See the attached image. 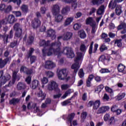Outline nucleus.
I'll return each instance as SVG.
<instances>
[{"instance_id":"nucleus-44","label":"nucleus","mask_w":126,"mask_h":126,"mask_svg":"<svg viewBox=\"0 0 126 126\" xmlns=\"http://www.w3.org/2000/svg\"><path fill=\"white\" fill-rule=\"evenodd\" d=\"M9 2H13V3H17L18 6H20L21 4V0H9Z\"/></svg>"},{"instance_id":"nucleus-52","label":"nucleus","mask_w":126,"mask_h":126,"mask_svg":"<svg viewBox=\"0 0 126 126\" xmlns=\"http://www.w3.org/2000/svg\"><path fill=\"white\" fill-rule=\"evenodd\" d=\"M70 93H71L70 90H68V91H66L65 94L62 96V98L65 99V98H66V97H67V96H68V95H69Z\"/></svg>"},{"instance_id":"nucleus-33","label":"nucleus","mask_w":126,"mask_h":126,"mask_svg":"<svg viewBox=\"0 0 126 126\" xmlns=\"http://www.w3.org/2000/svg\"><path fill=\"white\" fill-rule=\"evenodd\" d=\"M21 9L23 13H24L25 14H26V13H28V6L27 5L23 4L21 6Z\"/></svg>"},{"instance_id":"nucleus-18","label":"nucleus","mask_w":126,"mask_h":126,"mask_svg":"<svg viewBox=\"0 0 126 126\" xmlns=\"http://www.w3.org/2000/svg\"><path fill=\"white\" fill-rule=\"evenodd\" d=\"M47 37H50L52 40L56 39V31L53 29L48 30L47 32Z\"/></svg>"},{"instance_id":"nucleus-24","label":"nucleus","mask_w":126,"mask_h":126,"mask_svg":"<svg viewBox=\"0 0 126 126\" xmlns=\"http://www.w3.org/2000/svg\"><path fill=\"white\" fill-rule=\"evenodd\" d=\"M17 88L19 91L24 90V89H26V84L20 82L17 85Z\"/></svg>"},{"instance_id":"nucleus-8","label":"nucleus","mask_w":126,"mask_h":126,"mask_svg":"<svg viewBox=\"0 0 126 126\" xmlns=\"http://www.w3.org/2000/svg\"><path fill=\"white\" fill-rule=\"evenodd\" d=\"M93 45H94V49H93ZM99 47V45L97 43H95L94 44V41H92L91 42L90 47L89 49V55H92V53L96 54L97 53V51L98 50V47Z\"/></svg>"},{"instance_id":"nucleus-21","label":"nucleus","mask_w":126,"mask_h":126,"mask_svg":"<svg viewBox=\"0 0 126 126\" xmlns=\"http://www.w3.org/2000/svg\"><path fill=\"white\" fill-rule=\"evenodd\" d=\"M110 108L109 106H102L100 107L97 110V114L99 115L100 114H104V113H106L107 111H108Z\"/></svg>"},{"instance_id":"nucleus-27","label":"nucleus","mask_w":126,"mask_h":126,"mask_svg":"<svg viewBox=\"0 0 126 126\" xmlns=\"http://www.w3.org/2000/svg\"><path fill=\"white\" fill-rule=\"evenodd\" d=\"M63 37V39L65 41L70 40V39H71V37H72V33L70 32H67L64 33Z\"/></svg>"},{"instance_id":"nucleus-43","label":"nucleus","mask_w":126,"mask_h":126,"mask_svg":"<svg viewBox=\"0 0 126 126\" xmlns=\"http://www.w3.org/2000/svg\"><path fill=\"white\" fill-rule=\"evenodd\" d=\"M86 50H87V47H86L85 44H81L80 47V51H81V52H82L83 53H85V52H86Z\"/></svg>"},{"instance_id":"nucleus-13","label":"nucleus","mask_w":126,"mask_h":126,"mask_svg":"<svg viewBox=\"0 0 126 126\" xmlns=\"http://www.w3.org/2000/svg\"><path fill=\"white\" fill-rule=\"evenodd\" d=\"M10 78H11V76L9 74H5L0 80V87H1L2 85L5 84L7 81L10 80Z\"/></svg>"},{"instance_id":"nucleus-63","label":"nucleus","mask_w":126,"mask_h":126,"mask_svg":"<svg viewBox=\"0 0 126 126\" xmlns=\"http://www.w3.org/2000/svg\"><path fill=\"white\" fill-rule=\"evenodd\" d=\"M94 76L93 74L89 75V77H88V79L87 80H89L90 81H92L93 80V79L94 78Z\"/></svg>"},{"instance_id":"nucleus-9","label":"nucleus","mask_w":126,"mask_h":126,"mask_svg":"<svg viewBox=\"0 0 126 126\" xmlns=\"http://www.w3.org/2000/svg\"><path fill=\"white\" fill-rule=\"evenodd\" d=\"M17 73H18V72L16 71H14L13 72L12 81H10L8 83V85H6L5 86V87L6 88V87H11V86H12V85H13L14 83H15V81H16V79H18V80H19L20 78H18V76H17Z\"/></svg>"},{"instance_id":"nucleus-50","label":"nucleus","mask_w":126,"mask_h":126,"mask_svg":"<svg viewBox=\"0 0 126 126\" xmlns=\"http://www.w3.org/2000/svg\"><path fill=\"white\" fill-rule=\"evenodd\" d=\"M70 106V105H72L71 101H69L68 100H64L62 102V106H67V105Z\"/></svg>"},{"instance_id":"nucleus-48","label":"nucleus","mask_w":126,"mask_h":126,"mask_svg":"<svg viewBox=\"0 0 126 126\" xmlns=\"http://www.w3.org/2000/svg\"><path fill=\"white\" fill-rule=\"evenodd\" d=\"M32 81V77H31V76H28L25 79L26 82L29 85H30V84H31Z\"/></svg>"},{"instance_id":"nucleus-40","label":"nucleus","mask_w":126,"mask_h":126,"mask_svg":"<svg viewBox=\"0 0 126 126\" xmlns=\"http://www.w3.org/2000/svg\"><path fill=\"white\" fill-rule=\"evenodd\" d=\"M122 29H126V24L125 23H122L118 26L117 30L120 31Z\"/></svg>"},{"instance_id":"nucleus-59","label":"nucleus","mask_w":126,"mask_h":126,"mask_svg":"<svg viewBox=\"0 0 126 126\" xmlns=\"http://www.w3.org/2000/svg\"><path fill=\"white\" fill-rule=\"evenodd\" d=\"M11 10H12V7L11 6V5H9L5 9V13H8L9 12H10Z\"/></svg>"},{"instance_id":"nucleus-25","label":"nucleus","mask_w":126,"mask_h":126,"mask_svg":"<svg viewBox=\"0 0 126 126\" xmlns=\"http://www.w3.org/2000/svg\"><path fill=\"white\" fill-rule=\"evenodd\" d=\"M118 2L116 0H111L108 5V8H111L112 10L115 9L117 7V4Z\"/></svg>"},{"instance_id":"nucleus-23","label":"nucleus","mask_w":126,"mask_h":126,"mask_svg":"<svg viewBox=\"0 0 126 126\" xmlns=\"http://www.w3.org/2000/svg\"><path fill=\"white\" fill-rule=\"evenodd\" d=\"M61 46H62V43L60 41L52 42L49 45V47L50 48H53V47H56V49H59V52H61Z\"/></svg>"},{"instance_id":"nucleus-53","label":"nucleus","mask_w":126,"mask_h":126,"mask_svg":"<svg viewBox=\"0 0 126 126\" xmlns=\"http://www.w3.org/2000/svg\"><path fill=\"white\" fill-rule=\"evenodd\" d=\"M126 97V93H123L122 94H118L117 96V100L118 101H120V100H122L123 98Z\"/></svg>"},{"instance_id":"nucleus-60","label":"nucleus","mask_w":126,"mask_h":126,"mask_svg":"<svg viewBox=\"0 0 126 126\" xmlns=\"http://www.w3.org/2000/svg\"><path fill=\"white\" fill-rule=\"evenodd\" d=\"M80 27H81V25H80V24H75L74 25V26H73V29H74V30H78Z\"/></svg>"},{"instance_id":"nucleus-38","label":"nucleus","mask_w":126,"mask_h":126,"mask_svg":"<svg viewBox=\"0 0 126 126\" xmlns=\"http://www.w3.org/2000/svg\"><path fill=\"white\" fill-rule=\"evenodd\" d=\"M34 37L33 36V35H30L27 40V44L28 45H32V43L34 42Z\"/></svg>"},{"instance_id":"nucleus-29","label":"nucleus","mask_w":126,"mask_h":126,"mask_svg":"<svg viewBox=\"0 0 126 126\" xmlns=\"http://www.w3.org/2000/svg\"><path fill=\"white\" fill-rule=\"evenodd\" d=\"M18 39L19 40V38H15L14 36V40L10 43L9 45L10 48L13 49L16 46H18Z\"/></svg>"},{"instance_id":"nucleus-2","label":"nucleus","mask_w":126,"mask_h":126,"mask_svg":"<svg viewBox=\"0 0 126 126\" xmlns=\"http://www.w3.org/2000/svg\"><path fill=\"white\" fill-rule=\"evenodd\" d=\"M52 12L53 15L56 16L55 17V20L56 22H61V21L63 19V17L62 15H58L60 13V6L57 4L53 5L52 8Z\"/></svg>"},{"instance_id":"nucleus-56","label":"nucleus","mask_w":126,"mask_h":126,"mask_svg":"<svg viewBox=\"0 0 126 126\" xmlns=\"http://www.w3.org/2000/svg\"><path fill=\"white\" fill-rule=\"evenodd\" d=\"M34 53V48H31L29 51V53H28V59H29L30 57L32 56V54Z\"/></svg>"},{"instance_id":"nucleus-64","label":"nucleus","mask_w":126,"mask_h":126,"mask_svg":"<svg viewBox=\"0 0 126 126\" xmlns=\"http://www.w3.org/2000/svg\"><path fill=\"white\" fill-rule=\"evenodd\" d=\"M82 99L83 101H86L87 100V93H85L83 94Z\"/></svg>"},{"instance_id":"nucleus-19","label":"nucleus","mask_w":126,"mask_h":126,"mask_svg":"<svg viewBox=\"0 0 126 126\" xmlns=\"http://www.w3.org/2000/svg\"><path fill=\"white\" fill-rule=\"evenodd\" d=\"M39 86H40V82L37 80H33L30 85L31 88L33 90L36 89L37 88H38V89L40 90Z\"/></svg>"},{"instance_id":"nucleus-11","label":"nucleus","mask_w":126,"mask_h":126,"mask_svg":"<svg viewBox=\"0 0 126 126\" xmlns=\"http://www.w3.org/2000/svg\"><path fill=\"white\" fill-rule=\"evenodd\" d=\"M48 90L50 91L54 90V91H56V92H59V91H60V89H59V85H58V84L54 81H51V84H49L48 86Z\"/></svg>"},{"instance_id":"nucleus-14","label":"nucleus","mask_w":126,"mask_h":126,"mask_svg":"<svg viewBox=\"0 0 126 126\" xmlns=\"http://www.w3.org/2000/svg\"><path fill=\"white\" fill-rule=\"evenodd\" d=\"M11 61V57H9L2 60L0 59V68H3L8 63H10Z\"/></svg>"},{"instance_id":"nucleus-42","label":"nucleus","mask_w":126,"mask_h":126,"mask_svg":"<svg viewBox=\"0 0 126 126\" xmlns=\"http://www.w3.org/2000/svg\"><path fill=\"white\" fill-rule=\"evenodd\" d=\"M38 97H41V100H44L45 98H46V94L43 93L42 90H40L38 93Z\"/></svg>"},{"instance_id":"nucleus-30","label":"nucleus","mask_w":126,"mask_h":126,"mask_svg":"<svg viewBox=\"0 0 126 126\" xmlns=\"http://www.w3.org/2000/svg\"><path fill=\"white\" fill-rule=\"evenodd\" d=\"M104 12H105V6L102 5L97 9L96 13L98 14V15H102Z\"/></svg>"},{"instance_id":"nucleus-28","label":"nucleus","mask_w":126,"mask_h":126,"mask_svg":"<svg viewBox=\"0 0 126 126\" xmlns=\"http://www.w3.org/2000/svg\"><path fill=\"white\" fill-rule=\"evenodd\" d=\"M75 117V113H72L71 114H69L67 116V120L68 122H70V126H73L72 124V120H73V119H74Z\"/></svg>"},{"instance_id":"nucleus-26","label":"nucleus","mask_w":126,"mask_h":126,"mask_svg":"<svg viewBox=\"0 0 126 126\" xmlns=\"http://www.w3.org/2000/svg\"><path fill=\"white\" fill-rule=\"evenodd\" d=\"M50 40L46 41V40L44 39L40 40L39 42V46L40 47H49V46H50Z\"/></svg>"},{"instance_id":"nucleus-45","label":"nucleus","mask_w":126,"mask_h":126,"mask_svg":"<svg viewBox=\"0 0 126 126\" xmlns=\"http://www.w3.org/2000/svg\"><path fill=\"white\" fill-rule=\"evenodd\" d=\"M12 13L15 15L16 17H20L22 15L20 11H13Z\"/></svg>"},{"instance_id":"nucleus-58","label":"nucleus","mask_w":126,"mask_h":126,"mask_svg":"<svg viewBox=\"0 0 126 126\" xmlns=\"http://www.w3.org/2000/svg\"><path fill=\"white\" fill-rule=\"evenodd\" d=\"M94 79L96 82L97 83L101 82L102 81V78H101V77L98 75H96L95 76H94Z\"/></svg>"},{"instance_id":"nucleus-3","label":"nucleus","mask_w":126,"mask_h":126,"mask_svg":"<svg viewBox=\"0 0 126 126\" xmlns=\"http://www.w3.org/2000/svg\"><path fill=\"white\" fill-rule=\"evenodd\" d=\"M83 55V54H82V53H78L77 56L74 60L75 63L71 66V68L72 69H74L73 73L75 74L77 73V71H78V69H79V62H78V61H80V60H81Z\"/></svg>"},{"instance_id":"nucleus-51","label":"nucleus","mask_w":126,"mask_h":126,"mask_svg":"<svg viewBox=\"0 0 126 126\" xmlns=\"http://www.w3.org/2000/svg\"><path fill=\"white\" fill-rule=\"evenodd\" d=\"M99 72L100 73H109L110 72H111V71H110L109 70V69H107V68H101L100 70H99Z\"/></svg>"},{"instance_id":"nucleus-35","label":"nucleus","mask_w":126,"mask_h":126,"mask_svg":"<svg viewBox=\"0 0 126 126\" xmlns=\"http://www.w3.org/2000/svg\"><path fill=\"white\" fill-rule=\"evenodd\" d=\"M20 101V100L18 98H12L9 101V104L10 105H16V104H18V103H19Z\"/></svg>"},{"instance_id":"nucleus-20","label":"nucleus","mask_w":126,"mask_h":126,"mask_svg":"<svg viewBox=\"0 0 126 126\" xmlns=\"http://www.w3.org/2000/svg\"><path fill=\"white\" fill-rule=\"evenodd\" d=\"M7 21L9 24H13V23L17 21V19L15 18V16L12 14L9 15L7 19Z\"/></svg>"},{"instance_id":"nucleus-5","label":"nucleus","mask_w":126,"mask_h":126,"mask_svg":"<svg viewBox=\"0 0 126 126\" xmlns=\"http://www.w3.org/2000/svg\"><path fill=\"white\" fill-rule=\"evenodd\" d=\"M86 23L87 25H90L92 27L91 33L95 34L97 31V28H96V22L94 21L93 18L89 17L87 19Z\"/></svg>"},{"instance_id":"nucleus-17","label":"nucleus","mask_w":126,"mask_h":126,"mask_svg":"<svg viewBox=\"0 0 126 126\" xmlns=\"http://www.w3.org/2000/svg\"><path fill=\"white\" fill-rule=\"evenodd\" d=\"M111 112H112V113H115V114H116L117 116L120 115L122 113V110L119 109V107H118V105L116 104L113 105L111 107Z\"/></svg>"},{"instance_id":"nucleus-10","label":"nucleus","mask_w":126,"mask_h":126,"mask_svg":"<svg viewBox=\"0 0 126 126\" xmlns=\"http://www.w3.org/2000/svg\"><path fill=\"white\" fill-rule=\"evenodd\" d=\"M101 104V101L99 100H97L95 101H93L91 100L89 102L88 104V107H93V110H98L100 105Z\"/></svg>"},{"instance_id":"nucleus-55","label":"nucleus","mask_w":126,"mask_h":126,"mask_svg":"<svg viewBox=\"0 0 126 126\" xmlns=\"http://www.w3.org/2000/svg\"><path fill=\"white\" fill-rule=\"evenodd\" d=\"M28 70V68L26 67L25 66H22L21 67L20 71V72H24V73H26V72H27Z\"/></svg>"},{"instance_id":"nucleus-16","label":"nucleus","mask_w":126,"mask_h":126,"mask_svg":"<svg viewBox=\"0 0 126 126\" xmlns=\"http://www.w3.org/2000/svg\"><path fill=\"white\" fill-rule=\"evenodd\" d=\"M44 67L46 69H53L54 67H56V64L51 61H46Z\"/></svg>"},{"instance_id":"nucleus-49","label":"nucleus","mask_w":126,"mask_h":126,"mask_svg":"<svg viewBox=\"0 0 126 126\" xmlns=\"http://www.w3.org/2000/svg\"><path fill=\"white\" fill-rule=\"evenodd\" d=\"M86 117H87V112H83L81 113V118L82 121H85L86 120Z\"/></svg>"},{"instance_id":"nucleus-7","label":"nucleus","mask_w":126,"mask_h":126,"mask_svg":"<svg viewBox=\"0 0 126 126\" xmlns=\"http://www.w3.org/2000/svg\"><path fill=\"white\" fill-rule=\"evenodd\" d=\"M53 53L56 56H58V57H60L61 55L63 54L62 51H60V49H54L52 47H50L47 50V57H50V56H52L53 55Z\"/></svg>"},{"instance_id":"nucleus-57","label":"nucleus","mask_w":126,"mask_h":126,"mask_svg":"<svg viewBox=\"0 0 126 126\" xmlns=\"http://www.w3.org/2000/svg\"><path fill=\"white\" fill-rule=\"evenodd\" d=\"M30 58L31 64L34 63H35V62L36 61V56L32 55V56H30Z\"/></svg>"},{"instance_id":"nucleus-46","label":"nucleus","mask_w":126,"mask_h":126,"mask_svg":"<svg viewBox=\"0 0 126 126\" xmlns=\"http://www.w3.org/2000/svg\"><path fill=\"white\" fill-rule=\"evenodd\" d=\"M107 50H108V47L106 46L105 44H102L99 48V51L100 52H104V51H107Z\"/></svg>"},{"instance_id":"nucleus-36","label":"nucleus","mask_w":126,"mask_h":126,"mask_svg":"<svg viewBox=\"0 0 126 126\" xmlns=\"http://www.w3.org/2000/svg\"><path fill=\"white\" fill-rule=\"evenodd\" d=\"M115 13L118 16H120L122 13H123V10H122V7L117 6L115 8Z\"/></svg>"},{"instance_id":"nucleus-62","label":"nucleus","mask_w":126,"mask_h":126,"mask_svg":"<svg viewBox=\"0 0 126 126\" xmlns=\"http://www.w3.org/2000/svg\"><path fill=\"white\" fill-rule=\"evenodd\" d=\"M108 123L110 125H114L115 123V119L114 117H112L109 120Z\"/></svg>"},{"instance_id":"nucleus-4","label":"nucleus","mask_w":126,"mask_h":126,"mask_svg":"<svg viewBox=\"0 0 126 126\" xmlns=\"http://www.w3.org/2000/svg\"><path fill=\"white\" fill-rule=\"evenodd\" d=\"M68 74V73L67 72V70L66 68L60 70L57 73L58 78L60 80H65L66 81H68V80L70 79V76L67 77Z\"/></svg>"},{"instance_id":"nucleus-39","label":"nucleus","mask_w":126,"mask_h":126,"mask_svg":"<svg viewBox=\"0 0 126 126\" xmlns=\"http://www.w3.org/2000/svg\"><path fill=\"white\" fill-rule=\"evenodd\" d=\"M70 11V7L69 6H67L65 7L64 8H63V9L62 10V14H66L68 11Z\"/></svg>"},{"instance_id":"nucleus-32","label":"nucleus","mask_w":126,"mask_h":126,"mask_svg":"<svg viewBox=\"0 0 126 126\" xmlns=\"http://www.w3.org/2000/svg\"><path fill=\"white\" fill-rule=\"evenodd\" d=\"M122 41L123 39H116L114 40V44L115 45H117L118 48H122V47H123V42H122Z\"/></svg>"},{"instance_id":"nucleus-12","label":"nucleus","mask_w":126,"mask_h":126,"mask_svg":"<svg viewBox=\"0 0 126 126\" xmlns=\"http://www.w3.org/2000/svg\"><path fill=\"white\" fill-rule=\"evenodd\" d=\"M64 51H66V55L68 59H73L75 57L74 52L72 50V48L69 47H65L64 48Z\"/></svg>"},{"instance_id":"nucleus-34","label":"nucleus","mask_w":126,"mask_h":126,"mask_svg":"<svg viewBox=\"0 0 126 126\" xmlns=\"http://www.w3.org/2000/svg\"><path fill=\"white\" fill-rule=\"evenodd\" d=\"M105 0H92V3L93 5H99L102 4Z\"/></svg>"},{"instance_id":"nucleus-61","label":"nucleus","mask_w":126,"mask_h":126,"mask_svg":"<svg viewBox=\"0 0 126 126\" xmlns=\"http://www.w3.org/2000/svg\"><path fill=\"white\" fill-rule=\"evenodd\" d=\"M26 73L27 75H29V76H31L30 75L33 73V69H28Z\"/></svg>"},{"instance_id":"nucleus-6","label":"nucleus","mask_w":126,"mask_h":126,"mask_svg":"<svg viewBox=\"0 0 126 126\" xmlns=\"http://www.w3.org/2000/svg\"><path fill=\"white\" fill-rule=\"evenodd\" d=\"M13 38V31L11 30L9 32V34L4 33V34H0V39L3 40L4 44L8 43V39H12Z\"/></svg>"},{"instance_id":"nucleus-41","label":"nucleus","mask_w":126,"mask_h":126,"mask_svg":"<svg viewBox=\"0 0 126 126\" xmlns=\"http://www.w3.org/2000/svg\"><path fill=\"white\" fill-rule=\"evenodd\" d=\"M72 21H73V17L67 18L65 21V25H69V24H70Z\"/></svg>"},{"instance_id":"nucleus-37","label":"nucleus","mask_w":126,"mask_h":126,"mask_svg":"<svg viewBox=\"0 0 126 126\" xmlns=\"http://www.w3.org/2000/svg\"><path fill=\"white\" fill-rule=\"evenodd\" d=\"M78 35L81 38V39H84L86 38V33L83 30H81L78 32Z\"/></svg>"},{"instance_id":"nucleus-22","label":"nucleus","mask_w":126,"mask_h":126,"mask_svg":"<svg viewBox=\"0 0 126 126\" xmlns=\"http://www.w3.org/2000/svg\"><path fill=\"white\" fill-rule=\"evenodd\" d=\"M66 3H71L72 8L73 9H76L77 7V3L75 0H63Z\"/></svg>"},{"instance_id":"nucleus-1","label":"nucleus","mask_w":126,"mask_h":126,"mask_svg":"<svg viewBox=\"0 0 126 126\" xmlns=\"http://www.w3.org/2000/svg\"><path fill=\"white\" fill-rule=\"evenodd\" d=\"M13 30L15 32L14 33L15 39H19V41H21L23 37L22 36V27L19 23H15L13 27Z\"/></svg>"},{"instance_id":"nucleus-47","label":"nucleus","mask_w":126,"mask_h":126,"mask_svg":"<svg viewBox=\"0 0 126 126\" xmlns=\"http://www.w3.org/2000/svg\"><path fill=\"white\" fill-rule=\"evenodd\" d=\"M104 88V85L100 84L99 85L96 89H95V92H100L103 90V89Z\"/></svg>"},{"instance_id":"nucleus-54","label":"nucleus","mask_w":126,"mask_h":126,"mask_svg":"<svg viewBox=\"0 0 126 126\" xmlns=\"http://www.w3.org/2000/svg\"><path fill=\"white\" fill-rule=\"evenodd\" d=\"M78 75L80 78H83L84 77V72L83 71V69L81 68L78 72Z\"/></svg>"},{"instance_id":"nucleus-31","label":"nucleus","mask_w":126,"mask_h":126,"mask_svg":"<svg viewBox=\"0 0 126 126\" xmlns=\"http://www.w3.org/2000/svg\"><path fill=\"white\" fill-rule=\"evenodd\" d=\"M125 68H126V66L122 63L119 64L117 67V69L119 72H123V73H126Z\"/></svg>"},{"instance_id":"nucleus-15","label":"nucleus","mask_w":126,"mask_h":126,"mask_svg":"<svg viewBox=\"0 0 126 126\" xmlns=\"http://www.w3.org/2000/svg\"><path fill=\"white\" fill-rule=\"evenodd\" d=\"M40 26H41V21L39 19L35 18L32 21V27L33 29H37Z\"/></svg>"}]
</instances>
